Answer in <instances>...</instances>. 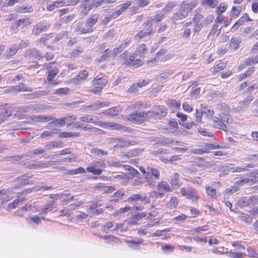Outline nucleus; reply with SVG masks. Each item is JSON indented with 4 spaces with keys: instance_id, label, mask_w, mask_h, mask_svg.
Wrapping results in <instances>:
<instances>
[{
    "instance_id": "f257e3e1",
    "label": "nucleus",
    "mask_w": 258,
    "mask_h": 258,
    "mask_svg": "<svg viewBox=\"0 0 258 258\" xmlns=\"http://www.w3.org/2000/svg\"><path fill=\"white\" fill-rule=\"evenodd\" d=\"M197 0H193L190 2L187 1H183L180 5L179 13H176L173 17V20H177L182 19L186 17L191 10L198 5Z\"/></svg>"
},
{
    "instance_id": "f03ea898",
    "label": "nucleus",
    "mask_w": 258,
    "mask_h": 258,
    "mask_svg": "<svg viewBox=\"0 0 258 258\" xmlns=\"http://www.w3.org/2000/svg\"><path fill=\"white\" fill-rule=\"evenodd\" d=\"M154 113L145 111L135 112L129 115L128 120L134 123L141 124L143 121L148 120Z\"/></svg>"
},
{
    "instance_id": "7ed1b4c3",
    "label": "nucleus",
    "mask_w": 258,
    "mask_h": 258,
    "mask_svg": "<svg viewBox=\"0 0 258 258\" xmlns=\"http://www.w3.org/2000/svg\"><path fill=\"white\" fill-rule=\"evenodd\" d=\"M160 178V172L157 169L154 168L151 166H148L147 168V173L145 176L146 182L150 185H156V180H158Z\"/></svg>"
},
{
    "instance_id": "20e7f679",
    "label": "nucleus",
    "mask_w": 258,
    "mask_h": 258,
    "mask_svg": "<svg viewBox=\"0 0 258 258\" xmlns=\"http://www.w3.org/2000/svg\"><path fill=\"white\" fill-rule=\"evenodd\" d=\"M105 167V163L103 161H94L89 164L86 170L89 173L98 175L102 173Z\"/></svg>"
},
{
    "instance_id": "39448f33",
    "label": "nucleus",
    "mask_w": 258,
    "mask_h": 258,
    "mask_svg": "<svg viewBox=\"0 0 258 258\" xmlns=\"http://www.w3.org/2000/svg\"><path fill=\"white\" fill-rule=\"evenodd\" d=\"M50 25L46 22H39L35 25L31 32V35L32 36H38L40 34L46 32Z\"/></svg>"
},
{
    "instance_id": "423d86ee",
    "label": "nucleus",
    "mask_w": 258,
    "mask_h": 258,
    "mask_svg": "<svg viewBox=\"0 0 258 258\" xmlns=\"http://www.w3.org/2000/svg\"><path fill=\"white\" fill-rule=\"evenodd\" d=\"M31 192V189H24L21 192L18 193L17 199L15 200L13 203H10L8 206L9 208L10 209H15L19 205L20 202H22L26 200V199L25 196Z\"/></svg>"
},
{
    "instance_id": "0eeeda50",
    "label": "nucleus",
    "mask_w": 258,
    "mask_h": 258,
    "mask_svg": "<svg viewBox=\"0 0 258 258\" xmlns=\"http://www.w3.org/2000/svg\"><path fill=\"white\" fill-rule=\"evenodd\" d=\"M180 192L183 196H186L187 198L192 199L193 201L198 200L199 199L196 190L191 187L181 188Z\"/></svg>"
},
{
    "instance_id": "6e6552de",
    "label": "nucleus",
    "mask_w": 258,
    "mask_h": 258,
    "mask_svg": "<svg viewBox=\"0 0 258 258\" xmlns=\"http://www.w3.org/2000/svg\"><path fill=\"white\" fill-rule=\"evenodd\" d=\"M127 201L129 203H138L141 202L142 203H148L150 200L149 198L147 197L146 195L134 194L127 199Z\"/></svg>"
},
{
    "instance_id": "1a4fd4ad",
    "label": "nucleus",
    "mask_w": 258,
    "mask_h": 258,
    "mask_svg": "<svg viewBox=\"0 0 258 258\" xmlns=\"http://www.w3.org/2000/svg\"><path fill=\"white\" fill-rule=\"evenodd\" d=\"M31 177L28 174H25L15 178V182H18V185H15L16 188H22L26 184H32L34 183V180L29 181L27 180Z\"/></svg>"
},
{
    "instance_id": "9d476101",
    "label": "nucleus",
    "mask_w": 258,
    "mask_h": 258,
    "mask_svg": "<svg viewBox=\"0 0 258 258\" xmlns=\"http://www.w3.org/2000/svg\"><path fill=\"white\" fill-rule=\"evenodd\" d=\"M100 206V205H98L97 203H93L87 209V212L90 217H93L103 213V210L102 209H97V208Z\"/></svg>"
},
{
    "instance_id": "9b49d317",
    "label": "nucleus",
    "mask_w": 258,
    "mask_h": 258,
    "mask_svg": "<svg viewBox=\"0 0 258 258\" xmlns=\"http://www.w3.org/2000/svg\"><path fill=\"white\" fill-rule=\"evenodd\" d=\"M115 142L116 143V147L121 148H126L130 146L136 145L137 142L135 141H129L126 139H116Z\"/></svg>"
},
{
    "instance_id": "f8f14e48",
    "label": "nucleus",
    "mask_w": 258,
    "mask_h": 258,
    "mask_svg": "<svg viewBox=\"0 0 258 258\" xmlns=\"http://www.w3.org/2000/svg\"><path fill=\"white\" fill-rule=\"evenodd\" d=\"M154 110L155 111H149V112L154 113V114H153L152 116H150V117H154L155 118H160V117H163L166 115L167 112L165 109V107L163 106H156L154 107Z\"/></svg>"
},
{
    "instance_id": "ddd939ff",
    "label": "nucleus",
    "mask_w": 258,
    "mask_h": 258,
    "mask_svg": "<svg viewBox=\"0 0 258 258\" xmlns=\"http://www.w3.org/2000/svg\"><path fill=\"white\" fill-rule=\"evenodd\" d=\"M81 122H85L87 123H93L95 125L103 126V123H101L98 119H95L90 115H86L81 116L79 118Z\"/></svg>"
},
{
    "instance_id": "4468645a",
    "label": "nucleus",
    "mask_w": 258,
    "mask_h": 258,
    "mask_svg": "<svg viewBox=\"0 0 258 258\" xmlns=\"http://www.w3.org/2000/svg\"><path fill=\"white\" fill-rule=\"evenodd\" d=\"M104 127L110 128L113 130H115L117 131H127L128 128L124 126L121 125L120 124L115 123V122H104L103 123V126Z\"/></svg>"
},
{
    "instance_id": "2eb2a0df",
    "label": "nucleus",
    "mask_w": 258,
    "mask_h": 258,
    "mask_svg": "<svg viewBox=\"0 0 258 258\" xmlns=\"http://www.w3.org/2000/svg\"><path fill=\"white\" fill-rule=\"evenodd\" d=\"M27 107L28 113H36L44 109L43 105L37 103L27 104Z\"/></svg>"
},
{
    "instance_id": "dca6fc26",
    "label": "nucleus",
    "mask_w": 258,
    "mask_h": 258,
    "mask_svg": "<svg viewBox=\"0 0 258 258\" xmlns=\"http://www.w3.org/2000/svg\"><path fill=\"white\" fill-rule=\"evenodd\" d=\"M213 126L214 127L226 131L228 128L225 124L223 123L220 118L214 117L213 119Z\"/></svg>"
},
{
    "instance_id": "f3484780",
    "label": "nucleus",
    "mask_w": 258,
    "mask_h": 258,
    "mask_svg": "<svg viewBox=\"0 0 258 258\" xmlns=\"http://www.w3.org/2000/svg\"><path fill=\"white\" fill-rule=\"evenodd\" d=\"M91 156L95 159L102 158V156L108 155L107 151L98 148H93L91 150Z\"/></svg>"
},
{
    "instance_id": "a211bd4d",
    "label": "nucleus",
    "mask_w": 258,
    "mask_h": 258,
    "mask_svg": "<svg viewBox=\"0 0 258 258\" xmlns=\"http://www.w3.org/2000/svg\"><path fill=\"white\" fill-rule=\"evenodd\" d=\"M55 202L53 201H50L48 203L44 205L41 208V213L39 214H47L49 212L52 211L55 207L54 206Z\"/></svg>"
},
{
    "instance_id": "6ab92c4d",
    "label": "nucleus",
    "mask_w": 258,
    "mask_h": 258,
    "mask_svg": "<svg viewBox=\"0 0 258 258\" xmlns=\"http://www.w3.org/2000/svg\"><path fill=\"white\" fill-rule=\"evenodd\" d=\"M205 188L207 196L210 199L216 200L217 198L218 195L215 188L208 185H206Z\"/></svg>"
},
{
    "instance_id": "aec40b11",
    "label": "nucleus",
    "mask_w": 258,
    "mask_h": 258,
    "mask_svg": "<svg viewBox=\"0 0 258 258\" xmlns=\"http://www.w3.org/2000/svg\"><path fill=\"white\" fill-rule=\"evenodd\" d=\"M127 54L128 52L127 51L124 52L120 55V59H123V60H125L124 63L126 66H132L134 60L135 58V57L132 55L130 56L128 58H127Z\"/></svg>"
},
{
    "instance_id": "412c9836",
    "label": "nucleus",
    "mask_w": 258,
    "mask_h": 258,
    "mask_svg": "<svg viewBox=\"0 0 258 258\" xmlns=\"http://www.w3.org/2000/svg\"><path fill=\"white\" fill-rule=\"evenodd\" d=\"M149 30H145V31L142 30L139 33H138L135 36V38L137 40H141L143 38H149L150 34L153 33V29H149Z\"/></svg>"
},
{
    "instance_id": "4be33fe9",
    "label": "nucleus",
    "mask_w": 258,
    "mask_h": 258,
    "mask_svg": "<svg viewBox=\"0 0 258 258\" xmlns=\"http://www.w3.org/2000/svg\"><path fill=\"white\" fill-rule=\"evenodd\" d=\"M158 190L162 192L164 191H171L172 189L170 188L168 183L165 181H162L160 182L158 184Z\"/></svg>"
},
{
    "instance_id": "5701e85b",
    "label": "nucleus",
    "mask_w": 258,
    "mask_h": 258,
    "mask_svg": "<svg viewBox=\"0 0 258 258\" xmlns=\"http://www.w3.org/2000/svg\"><path fill=\"white\" fill-rule=\"evenodd\" d=\"M147 52L146 46L144 44H141L139 47L136 50L135 55L137 57L140 58L143 57L144 55Z\"/></svg>"
},
{
    "instance_id": "b1692460",
    "label": "nucleus",
    "mask_w": 258,
    "mask_h": 258,
    "mask_svg": "<svg viewBox=\"0 0 258 258\" xmlns=\"http://www.w3.org/2000/svg\"><path fill=\"white\" fill-rule=\"evenodd\" d=\"M124 170L128 172V174L133 177H139L140 176V172L133 167L128 165H123Z\"/></svg>"
},
{
    "instance_id": "393cba45",
    "label": "nucleus",
    "mask_w": 258,
    "mask_h": 258,
    "mask_svg": "<svg viewBox=\"0 0 258 258\" xmlns=\"http://www.w3.org/2000/svg\"><path fill=\"white\" fill-rule=\"evenodd\" d=\"M111 52V50H109L108 48L105 49L103 51L102 55L99 58H97L96 61L98 62H101L106 60L111 57L112 55Z\"/></svg>"
},
{
    "instance_id": "a878e982",
    "label": "nucleus",
    "mask_w": 258,
    "mask_h": 258,
    "mask_svg": "<svg viewBox=\"0 0 258 258\" xmlns=\"http://www.w3.org/2000/svg\"><path fill=\"white\" fill-rule=\"evenodd\" d=\"M93 82L94 85H98L103 88L107 83V80L105 77H99L98 76L94 79Z\"/></svg>"
},
{
    "instance_id": "bb28decb",
    "label": "nucleus",
    "mask_w": 258,
    "mask_h": 258,
    "mask_svg": "<svg viewBox=\"0 0 258 258\" xmlns=\"http://www.w3.org/2000/svg\"><path fill=\"white\" fill-rule=\"evenodd\" d=\"M109 105V102H100L99 101H96L93 103L89 105L88 107L92 108L94 110H97L99 108L102 107L108 106Z\"/></svg>"
},
{
    "instance_id": "cd10ccee",
    "label": "nucleus",
    "mask_w": 258,
    "mask_h": 258,
    "mask_svg": "<svg viewBox=\"0 0 258 258\" xmlns=\"http://www.w3.org/2000/svg\"><path fill=\"white\" fill-rule=\"evenodd\" d=\"M117 0H98L95 4L96 7H101L102 8H105L107 7L110 4L114 3Z\"/></svg>"
},
{
    "instance_id": "c85d7f7f",
    "label": "nucleus",
    "mask_w": 258,
    "mask_h": 258,
    "mask_svg": "<svg viewBox=\"0 0 258 258\" xmlns=\"http://www.w3.org/2000/svg\"><path fill=\"white\" fill-rule=\"evenodd\" d=\"M63 6V0H57L53 2L51 4L47 6V10L48 11H53L55 8H59Z\"/></svg>"
},
{
    "instance_id": "c756f323",
    "label": "nucleus",
    "mask_w": 258,
    "mask_h": 258,
    "mask_svg": "<svg viewBox=\"0 0 258 258\" xmlns=\"http://www.w3.org/2000/svg\"><path fill=\"white\" fill-rule=\"evenodd\" d=\"M253 99L252 96H248L245 98L242 101L239 103V107L240 109H245L248 107L250 102Z\"/></svg>"
},
{
    "instance_id": "7c9ffc66",
    "label": "nucleus",
    "mask_w": 258,
    "mask_h": 258,
    "mask_svg": "<svg viewBox=\"0 0 258 258\" xmlns=\"http://www.w3.org/2000/svg\"><path fill=\"white\" fill-rule=\"evenodd\" d=\"M59 70L57 68L55 67L54 68L51 69L48 71V74L47 76V80L50 82L52 81L55 76L58 73Z\"/></svg>"
},
{
    "instance_id": "2f4dec72",
    "label": "nucleus",
    "mask_w": 258,
    "mask_h": 258,
    "mask_svg": "<svg viewBox=\"0 0 258 258\" xmlns=\"http://www.w3.org/2000/svg\"><path fill=\"white\" fill-rule=\"evenodd\" d=\"M121 109L118 107H114L107 109L104 113L112 117L116 116L120 112Z\"/></svg>"
},
{
    "instance_id": "473e14b6",
    "label": "nucleus",
    "mask_w": 258,
    "mask_h": 258,
    "mask_svg": "<svg viewBox=\"0 0 258 258\" xmlns=\"http://www.w3.org/2000/svg\"><path fill=\"white\" fill-rule=\"evenodd\" d=\"M11 89L12 91L14 90V92H25V91H28V92H31L32 91V89L28 87L26 88L24 86V85H17L15 86H13L11 87Z\"/></svg>"
},
{
    "instance_id": "72a5a7b5",
    "label": "nucleus",
    "mask_w": 258,
    "mask_h": 258,
    "mask_svg": "<svg viewBox=\"0 0 258 258\" xmlns=\"http://www.w3.org/2000/svg\"><path fill=\"white\" fill-rule=\"evenodd\" d=\"M179 175L177 173H174L171 177V185L174 188H177L180 186L179 183Z\"/></svg>"
},
{
    "instance_id": "f704fd0d",
    "label": "nucleus",
    "mask_w": 258,
    "mask_h": 258,
    "mask_svg": "<svg viewBox=\"0 0 258 258\" xmlns=\"http://www.w3.org/2000/svg\"><path fill=\"white\" fill-rule=\"evenodd\" d=\"M19 49L18 44L13 45L7 51H6V55L7 57L12 56L15 55Z\"/></svg>"
},
{
    "instance_id": "c9c22d12",
    "label": "nucleus",
    "mask_w": 258,
    "mask_h": 258,
    "mask_svg": "<svg viewBox=\"0 0 258 258\" xmlns=\"http://www.w3.org/2000/svg\"><path fill=\"white\" fill-rule=\"evenodd\" d=\"M248 207H251L258 203V196H250L246 197Z\"/></svg>"
},
{
    "instance_id": "e433bc0d",
    "label": "nucleus",
    "mask_w": 258,
    "mask_h": 258,
    "mask_svg": "<svg viewBox=\"0 0 258 258\" xmlns=\"http://www.w3.org/2000/svg\"><path fill=\"white\" fill-rule=\"evenodd\" d=\"M204 6H207L211 8H214L218 5V0H202Z\"/></svg>"
},
{
    "instance_id": "4c0bfd02",
    "label": "nucleus",
    "mask_w": 258,
    "mask_h": 258,
    "mask_svg": "<svg viewBox=\"0 0 258 258\" xmlns=\"http://www.w3.org/2000/svg\"><path fill=\"white\" fill-rule=\"evenodd\" d=\"M167 104L169 107L172 108V110L173 111L178 109L180 106V102L179 101H176L175 100L173 99L169 100Z\"/></svg>"
},
{
    "instance_id": "58836bf2",
    "label": "nucleus",
    "mask_w": 258,
    "mask_h": 258,
    "mask_svg": "<svg viewBox=\"0 0 258 258\" xmlns=\"http://www.w3.org/2000/svg\"><path fill=\"white\" fill-rule=\"evenodd\" d=\"M239 218L242 221L248 224L251 223L252 220V218L249 215L244 213H240Z\"/></svg>"
},
{
    "instance_id": "ea45409f",
    "label": "nucleus",
    "mask_w": 258,
    "mask_h": 258,
    "mask_svg": "<svg viewBox=\"0 0 258 258\" xmlns=\"http://www.w3.org/2000/svg\"><path fill=\"white\" fill-rule=\"evenodd\" d=\"M49 124L51 126H63L65 125V121L63 118H58L54 121H51Z\"/></svg>"
},
{
    "instance_id": "a19ab883",
    "label": "nucleus",
    "mask_w": 258,
    "mask_h": 258,
    "mask_svg": "<svg viewBox=\"0 0 258 258\" xmlns=\"http://www.w3.org/2000/svg\"><path fill=\"white\" fill-rule=\"evenodd\" d=\"M12 114V111H6L0 112V124L4 122L8 117Z\"/></svg>"
},
{
    "instance_id": "79ce46f5",
    "label": "nucleus",
    "mask_w": 258,
    "mask_h": 258,
    "mask_svg": "<svg viewBox=\"0 0 258 258\" xmlns=\"http://www.w3.org/2000/svg\"><path fill=\"white\" fill-rule=\"evenodd\" d=\"M75 17V15H70L65 16L60 19L58 22L59 25H62L63 23L67 24L71 22Z\"/></svg>"
},
{
    "instance_id": "37998d69",
    "label": "nucleus",
    "mask_w": 258,
    "mask_h": 258,
    "mask_svg": "<svg viewBox=\"0 0 258 258\" xmlns=\"http://www.w3.org/2000/svg\"><path fill=\"white\" fill-rule=\"evenodd\" d=\"M125 195V191L123 190H119L115 192L113 194V198L111 201L117 202L119 199H121L122 197Z\"/></svg>"
},
{
    "instance_id": "c03bdc74",
    "label": "nucleus",
    "mask_w": 258,
    "mask_h": 258,
    "mask_svg": "<svg viewBox=\"0 0 258 258\" xmlns=\"http://www.w3.org/2000/svg\"><path fill=\"white\" fill-rule=\"evenodd\" d=\"M178 203V199L176 197H172L170 198V201L166 204V206L171 209L174 208L177 205Z\"/></svg>"
},
{
    "instance_id": "a18cd8bd",
    "label": "nucleus",
    "mask_w": 258,
    "mask_h": 258,
    "mask_svg": "<svg viewBox=\"0 0 258 258\" xmlns=\"http://www.w3.org/2000/svg\"><path fill=\"white\" fill-rule=\"evenodd\" d=\"M93 31V26H92L88 21H86L85 23V27L81 29L82 34H86L91 33Z\"/></svg>"
},
{
    "instance_id": "49530a36",
    "label": "nucleus",
    "mask_w": 258,
    "mask_h": 258,
    "mask_svg": "<svg viewBox=\"0 0 258 258\" xmlns=\"http://www.w3.org/2000/svg\"><path fill=\"white\" fill-rule=\"evenodd\" d=\"M45 152H46V150H44V148H41L36 149L33 150V151H29L28 153V156H30L32 158H33L34 157V155L43 154Z\"/></svg>"
},
{
    "instance_id": "de8ad7c7",
    "label": "nucleus",
    "mask_w": 258,
    "mask_h": 258,
    "mask_svg": "<svg viewBox=\"0 0 258 258\" xmlns=\"http://www.w3.org/2000/svg\"><path fill=\"white\" fill-rule=\"evenodd\" d=\"M241 42V40L239 38L235 37L232 38L230 41V46L233 48L234 49H237L240 43Z\"/></svg>"
},
{
    "instance_id": "09e8293b",
    "label": "nucleus",
    "mask_w": 258,
    "mask_h": 258,
    "mask_svg": "<svg viewBox=\"0 0 258 258\" xmlns=\"http://www.w3.org/2000/svg\"><path fill=\"white\" fill-rule=\"evenodd\" d=\"M16 22L17 23H19V26L22 28L25 26H29L31 24V22H30L29 19L28 18L20 19L18 21H16Z\"/></svg>"
},
{
    "instance_id": "8fccbe9b",
    "label": "nucleus",
    "mask_w": 258,
    "mask_h": 258,
    "mask_svg": "<svg viewBox=\"0 0 258 258\" xmlns=\"http://www.w3.org/2000/svg\"><path fill=\"white\" fill-rule=\"evenodd\" d=\"M80 135L79 133H72V132H63L60 133L59 137L60 138H69L72 137H78Z\"/></svg>"
},
{
    "instance_id": "3c124183",
    "label": "nucleus",
    "mask_w": 258,
    "mask_h": 258,
    "mask_svg": "<svg viewBox=\"0 0 258 258\" xmlns=\"http://www.w3.org/2000/svg\"><path fill=\"white\" fill-rule=\"evenodd\" d=\"M36 120L38 121H41L42 122H46L50 120H52V118L50 115L48 116H42V115H39L37 116H36Z\"/></svg>"
},
{
    "instance_id": "603ef678",
    "label": "nucleus",
    "mask_w": 258,
    "mask_h": 258,
    "mask_svg": "<svg viewBox=\"0 0 258 258\" xmlns=\"http://www.w3.org/2000/svg\"><path fill=\"white\" fill-rule=\"evenodd\" d=\"M154 24L152 17L149 18L143 24L145 30H149L150 29H153L152 28V25Z\"/></svg>"
},
{
    "instance_id": "864d4df0",
    "label": "nucleus",
    "mask_w": 258,
    "mask_h": 258,
    "mask_svg": "<svg viewBox=\"0 0 258 258\" xmlns=\"http://www.w3.org/2000/svg\"><path fill=\"white\" fill-rule=\"evenodd\" d=\"M65 124L67 123L68 126H71L72 122L76 119V117L74 115L67 116L63 117Z\"/></svg>"
},
{
    "instance_id": "5fc2aeb1",
    "label": "nucleus",
    "mask_w": 258,
    "mask_h": 258,
    "mask_svg": "<svg viewBox=\"0 0 258 258\" xmlns=\"http://www.w3.org/2000/svg\"><path fill=\"white\" fill-rule=\"evenodd\" d=\"M32 11L31 6H22L18 8L17 12L19 13H25L26 12H31Z\"/></svg>"
},
{
    "instance_id": "6e6d98bb",
    "label": "nucleus",
    "mask_w": 258,
    "mask_h": 258,
    "mask_svg": "<svg viewBox=\"0 0 258 258\" xmlns=\"http://www.w3.org/2000/svg\"><path fill=\"white\" fill-rule=\"evenodd\" d=\"M220 148V146L219 145L215 143L206 144L205 146V149L207 152H208L210 150H214Z\"/></svg>"
},
{
    "instance_id": "4d7b16f0",
    "label": "nucleus",
    "mask_w": 258,
    "mask_h": 258,
    "mask_svg": "<svg viewBox=\"0 0 258 258\" xmlns=\"http://www.w3.org/2000/svg\"><path fill=\"white\" fill-rule=\"evenodd\" d=\"M204 115V111L202 109H196V118L197 122H201L202 116Z\"/></svg>"
},
{
    "instance_id": "13d9d810",
    "label": "nucleus",
    "mask_w": 258,
    "mask_h": 258,
    "mask_svg": "<svg viewBox=\"0 0 258 258\" xmlns=\"http://www.w3.org/2000/svg\"><path fill=\"white\" fill-rule=\"evenodd\" d=\"M94 4L93 0H84L82 3V7L85 9H89V10H91L92 6Z\"/></svg>"
},
{
    "instance_id": "bf43d9fd",
    "label": "nucleus",
    "mask_w": 258,
    "mask_h": 258,
    "mask_svg": "<svg viewBox=\"0 0 258 258\" xmlns=\"http://www.w3.org/2000/svg\"><path fill=\"white\" fill-rule=\"evenodd\" d=\"M99 18L98 14L92 15L89 19L87 20L92 25L94 26L97 22Z\"/></svg>"
},
{
    "instance_id": "052dcab7",
    "label": "nucleus",
    "mask_w": 258,
    "mask_h": 258,
    "mask_svg": "<svg viewBox=\"0 0 258 258\" xmlns=\"http://www.w3.org/2000/svg\"><path fill=\"white\" fill-rule=\"evenodd\" d=\"M226 66V63L225 62L220 61L215 67L214 70L216 72H218L224 69Z\"/></svg>"
},
{
    "instance_id": "680f3d73",
    "label": "nucleus",
    "mask_w": 258,
    "mask_h": 258,
    "mask_svg": "<svg viewBox=\"0 0 258 258\" xmlns=\"http://www.w3.org/2000/svg\"><path fill=\"white\" fill-rule=\"evenodd\" d=\"M131 2L130 1H127L126 3L120 5V8L117 11L121 14L131 6Z\"/></svg>"
},
{
    "instance_id": "e2e57ef3",
    "label": "nucleus",
    "mask_w": 258,
    "mask_h": 258,
    "mask_svg": "<svg viewBox=\"0 0 258 258\" xmlns=\"http://www.w3.org/2000/svg\"><path fill=\"white\" fill-rule=\"evenodd\" d=\"M191 34V30L189 28L184 29L183 32L181 33V37L185 39V40H188L189 36Z\"/></svg>"
},
{
    "instance_id": "0e129e2a",
    "label": "nucleus",
    "mask_w": 258,
    "mask_h": 258,
    "mask_svg": "<svg viewBox=\"0 0 258 258\" xmlns=\"http://www.w3.org/2000/svg\"><path fill=\"white\" fill-rule=\"evenodd\" d=\"M83 52V49L81 48H78L74 50L71 53V57L75 58L79 56V55Z\"/></svg>"
},
{
    "instance_id": "69168bd1",
    "label": "nucleus",
    "mask_w": 258,
    "mask_h": 258,
    "mask_svg": "<svg viewBox=\"0 0 258 258\" xmlns=\"http://www.w3.org/2000/svg\"><path fill=\"white\" fill-rule=\"evenodd\" d=\"M220 118L223 122V123H231L232 122V119L230 117L228 114H223L222 115H220Z\"/></svg>"
},
{
    "instance_id": "338daca9",
    "label": "nucleus",
    "mask_w": 258,
    "mask_h": 258,
    "mask_svg": "<svg viewBox=\"0 0 258 258\" xmlns=\"http://www.w3.org/2000/svg\"><path fill=\"white\" fill-rule=\"evenodd\" d=\"M88 75H89V73L88 72V71H87L86 70H83V71H80L78 73L77 76L80 79L85 80L87 79V78L88 77Z\"/></svg>"
},
{
    "instance_id": "774afa93",
    "label": "nucleus",
    "mask_w": 258,
    "mask_h": 258,
    "mask_svg": "<svg viewBox=\"0 0 258 258\" xmlns=\"http://www.w3.org/2000/svg\"><path fill=\"white\" fill-rule=\"evenodd\" d=\"M237 206L240 207H248L246 197L240 198L237 202Z\"/></svg>"
}]
</instances>
